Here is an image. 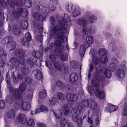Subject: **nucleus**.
Here are the masks:
<instances>
[{
	"label": "nucleus",
	"mask_w": 127,
	"mask_h": 127,
	"mask_svg": "<svg viewBox=\"0 0 127 127\" xmlns=\"http://www.w3.org/2000/svg\"><path fill=\"white\" fill-rule=\"evenodd\" d=\"M21 108L24 111H27L30 109V105L28 102H24L21 104Z\"/></svg>",
	"instance_id": "nucleus-21"
},
{
	"label": "nucleus",
	"mask_w": 127,
	"mask_h": 127,
	"mask_svg": "<svg viewBox=\"0 0 127 127\" xmlns=\"http://www.w3.org/2000/svg\"><path fill=\"white\" fill-rule=\"evenodd\" d=\"M36 8L39 12L41 13H46L49 11V9L48 8L41 4H39Z\"/></svg>",
	"instance_id": "nucleus-15"
},
{
	"label": "nucleus",
	"mask_w": 127,
	"mask_h": 127,
	"mask_svg": "<svg viewBox=\"0 0 127 127\" xmlns=\"http://www.w3.org/2000/svg\"><path fill=\"white\" fill-rule=\"evenodd\" d=\"M55 68L56 69L58 70L61 71L62 68L60 64L58 62L56 61L54 64Z\"/></svg>",
	"instance_id": "nucleus-41"
},
{
	"label": "nucleus",
	"mask_w": 127,
	"mask_h": 127,
	"mask_svg": "<svg viewBox=\"0 0 127 127\" xmlns=\"http://www.w3.org/2000/svg\"><path fill=\"white\" fill-rule=\"evenodd\" d=\"M79 106L82 108L88 107L93 110L94 112L96 114L98 113L99 107L97 103L92 100L85 99L82 100L79 103Z\"/></svg>",
	"instance_id": "nucleus-3"
},
{
	"label": "nucleus",
	"mask_w": 127,
	"mask_h": 127,
	"mask_svg": "<svg viewBox=\"0 0 127 127\" xmlns=\"http://www.w3.org/2000/svg\"><path fill=\"white\" fill-rule=\"evenodd\" d=\"M76 23L80 26L83 27V32L84 34H86L89 32L88 30H87V28L86 27L87 24L86 21L82 19H78L76 20Z\"/></svg>",
	"instance_id": "nucleus-11"
},
{
	"label": "nucleus",
	"mask_w": 127,
	"mask_h": 127,
	"mask_svg": "<svg viewBox=\"0 0 127 127\" xmlns=\"http://www.w3.org/2000/svg\"><path fill=\"white\" fill-rule=\"evenodd\" d=\"M109 67L113 72L115 71L117 69L116 65L113 62L111 63L110 64Z\"/></svg>",
	"instance_id": "nucleus-46"
},
{
	"label": "nucleus",
	"mask_w": 127,
	"mask_h": 127,
	"mask_svg": "<svg viewBox=\"0 0 127 127\" xmlns=\"http://www.w3.org/2000/svg\"><path fill=\"white\" fill-rule=\"evenodd\" d=\"M70 66L72 67L77 68L78 66V62L76 61H73L70 62Z\"/></svg>",
	"instance_id": "nucleus-44"
},
{
	"label": "nucleus",
	"mask_w": 127,
	"mask_h": 127,
	"mask_svg": "<svg viewBox=\"0 0 127 127\" xmlns=\"http://www.w3.org/2000/svg\"><path fill=\"white\" fill-rule=\"evenodd\" d=\"M74 113L77 115H79L81 112V110L77 107H75L73 109Z\"/></svg>",
	"instance_id": "nucleus-47"
},
{
	"label": "nucleus",
	"mask_w": 127,
	"mask_h": 127,
	"mask_svg": "<svg viewBox=\"0 0 127 127\" xmlns=\"http://www.w3.org/2000/svg\"><path fill=\"white\" fill-rule=\"evenodd\" d=\"M47 96V94L45 89L41 90L38 93V96L39 98L41 99L45 98Z\"/></svg>",
	"instance_id": "nucleus-26"
},
{
	"label": "nucleus",
	"mask_w": 127,
	"mask_h": 127,
	"mask_svg": "<svg viewBox=\"0 0 127 127\" xmlns=\"http://www.w3.org/2000/svg\"><path fill=\"white\" fill-rule=\"evenodd\" d=\"M20 41L22 45L26 46H29L30 42L24 37H23L21 38Z\"/></svg>",
	"instance_id": "nucleus-31"
},
{
	"label": "nucleus",
	"mask_w": 127,
	"mask_h": 127,
	"mask_svg": "<svg viewBox=\"0 0 127 127\" xmlns=\"http://www.w3.org/2000/svg\"><path fill=\"white\" fill-rule=\"evenodd\" d=\"M116 74L117 76L121 78H124L125 76V73L124 71L122 69H118L117 70Z\"/></svg>",
	"instance_id": "nucleus-32"
},
{
	"label": "nucleus",
	"mask_w": 127,
	"mask_h": 127,
	"mask_svg": "<svg viewBox=\"0 0 127 127\" xmlns=\"http://www.w3.org/2000/svg\"><path fill=\"white\" fill-rule=\"evenodd\" d=\"M78 76L77 74L75 73H72L68 76V80L73 84L76 85L77 84V80Z\"/></svg>",
	"instance_id": "nucleus-12"
},
{
	"label": "nucleus",
	"mask_w": 127,
	"mask_h": 127,
	"mask_svg": "<svg viewBox=\"0 0 127 127\" xmlns=\"http://www.w3.org/2000/svg\"><path fill=\"white\" fill-rule=\"evenodd\" d=\"M86 47L84 45H81L79 51V53L81 57H83L86 50Z\"/></svg>",
	"instance_id": "nucleus-29"
},
{
	"label": "nucleus",
	"mask_w": 127,
	"mask_h": 127,
	"mask_svg": "<svg viewBox=\"0 0 127 127\" xmlns=\"http://www.w3.org/2000/svg\"><path fill=\"white\" fill-rule=\"evenodd\" d=\"M50 23L52 25H54L55 22V20L54 17L53 16L50 17Z\"/></svg>",
	"instance_id": "nucleus-63"
},
{
	"label": "nucleus",
	"mask_w": 127,
	"mask_h": 127,
	"mask_svg": "<svg viewBox=\"0 0 127 127\" xmlns=\"http://www.w3.org/2000/svg\"><path fill=\"white\" fill-rule=\"evenodd\" d=\"M53 113L54 116L56 118L59 119L62 116V113L61 111H59V113H58L56 114L54 111H53Z\"/></svg>",
	"instance_id": "nucleus-50"
},
{
	"label": "nucleus",
	"mask_w": 127,
	"mask_h": 127,
	"mask_svg": "<svg viewBox=\"0 0 127 127\" xmlns=\"http://www.w3.org/2000/svg\"><path fill=\"white\" fill-rule=\"evenodd\" d=\"M68 123L67 120L64 118H62L61 121L60 126L61 127H65Z\"/></svg>",
	"instance_id": "nucleus-38"
},
{
	"label": "nucleus",
	"mask_w": 127,
	"mask_h": 127,
	"mask_svg": "<svg viewBox=\"0 0 127 127\" xmlns=\"http://www.w3.org/2000/svg\"><path fill=\"white\" fill-rule=\"evenodd\" d=\"M35 77L37 80H40L42 79L43 76L41 72L38 69L34 70L32 72Z\"/></svg>",
	"instance_id": "nucleus-16"
},
{
	"label": "nucleus",
	"mask_w": 127,
	"mask_h": 127,
	"mask_svg": "<svg viewBox=\"0 0 127 127\" xmlns=\"http://www.w3.org/2000/svg\"><path fill=\"white\" fill-rule=\"evenodd\" d=\"M117 109V107L115 105H109L107 108V111L109 112L114 111H116Z\"/></svg>",
	"instance_id": "nucleus-42"
},
{
	"label": "nucleus",
	"mask_w": 127,
	"mask_h": 127,
	"mask_svg": "<svg viewBox=\"0 0 127 127\" xmlns=\"http://www.w3.org/2000/svg\"><path fill=\"white\" fill-rule=\"evenodd\" d=\"M71 18L67 14H64L63 18L59 20V25L50 27V36L53 37L56 39H60L63 42L66 41L67 38L64 34L67 32V23L68 25H72L71 22Z\"/></svg>",
	"instance_id": "nucleus-1"
},
{
	"label": "nucleus",
	"mask_w": 127,
	"mask_h": 127,
	"mask_svg": "<svg viewBox=\"0 0 127 127\" xmlns=\"http://www.w3.org/2000/svg\"><path fill=\"white\" fill-rule=\"evenodd\" d=\"M63 50V48H59L55 51V54L58 57H61L63 61H66L67 60L68 56L66 53L62 54Z\"/></svg>",
	"instance_id": "nucleus-10"
},
{
	"label": "nucleus",
	"mask_w": 127,
	"mask_h": 127,
	"mask_svg": "<svg viewBox=\"0 0 127 127\" xmlns=\"http://www.w3.org/2000/svg\"><path fill=\"white\" fill-rule=\"evenodd\" d=\"M32 16L34 19L37 21H42L43 19L42 16L37 12L33 13Z\"/></svg>",
	"instance_id": "nucleus-20"
},
{
	"label": "nucleus",
	"mask_w": 127,
	"mask_h": 127,
	"mask_svg": "<svg viewBox=\"0 0 127 127\" xmlns=\"http://www.w3.org/2000/svg\"><path fill=\"white\" fill-rule=\"evenodd\" d=\"M0 3L1 6L5 8H7L8 5L6 2L3 0H0Z\"/></svg>",
	"instance_id": "nucleus-52"
},
{
	"label": "nucleus",
	"mask_w": 127,
	"mask_h": 127,
	"mask_svg": "<svg viewBox=\"0 0 127 127\" xmlns=\"http://www.w3.org/2000/svg\"><path fill=\"white\" fill-rule=\"evenodd\" d=\"M49 10L54 11L55 9L56 6L53 4H50L49 5Z\"/></svg>",
	"instance_id": "nucleus-62"
},
{
	"label": "nucleus",
	"mask_w": 127,
	"mask_h": 127,
	"mask_svg": "<svg viewBox=\"0 0 127 127\" xmlns=\"http://www.w3.org/2000/svg\"><path fill=\"white\" fill-rule=\"evenodd\" d=\"M49 59L52 62H54L56 60L55 56L52 54H51L49 55Z\"/></svg>",
	"instance_id": "nucleus-64"
},
{
	"label": "nucleus",
	"mask_w": 127,
	"mask_h": 127,
	"mask_svg": "<svg viewBox=\"0 0 127 127\" xmlns=\"http://www.w3.org/2000/svg\"><path fill=\"white\" fill-rule=\"evenodd\" d=\"M24 37L30 42L32 40L31 35L29 32L27 33L25 35V37Z\"/></svg>",
	"instance_id": "nucleus-51"
},
{
	"label": "nucleus",
	"mask_w": 127,
	"mask_h": 127,
	"mask_svg": "<svg viewBox=\"0 0 127 127\" xmlns=\"http://www.w3.org/2000/svg\"><path fill=\"white\" fill-rule=\"evenodd\" d=\"M42 36L41 35H37L36 37V40L38 42L40 43H42Z\"/></svg>",
	"instance_id": "nucleus-57"
},
{
	"label": "nucleus",
	"mask_w": 127,
	"mask_h": 127,
	"mask_svg": "<svg viewBox=\"0 0 127 127\" xmlns=\"http://www.w3.org/2000/svg\"><path fill=\"white\" fill-rule=\"evenodd\" d=\"M12 13L14 18L17 19H19L20 15L23 17H25L28 14L27 10L25 8H20L18 11L13 9L12 10Z\"/></svg>",
	"instance_id": "nucleus-6"
},
{
	"label": "nucleus",
	"mask_w": 127,
	"mask_h": 127,
	"mask_svg": "<svg viewBox=\"0 0 127 127\" xmlns=\"http://www.w3.org/2000/svg\"><path fill=\"white\" fill-rule=\"evenodd\" d=\"M62 110L63 111L65 115H67L69 112L70 110L67 105L64 104L63 105Z\"/></svg>",
	"instance_id": "nucleus-27"
},
{
	"label": "nucleus",
	"mask_w": 127,
	"mask_h": 127,
	"mask_svg": "<svg viewBox=\"0 0 127 127\" xmlns=\"http://www.w3.org/2000/svg\"><path fill=\"white\" fill-rule=\"evenodd\" d=\"M94 41L93 37L91 36H88L86 38V42H85L84 45L87 48L90 46V45L92 44Z\"/></svg>",
	"instance_id": "nucleus-18"
},
{
	"label": "nucleus",
	"mask_w": 127,
	"mask_h": 127,
	"mask_svg": "<svg viewBox=\"0 0 127 127\" xmlns=\"http://www.w3.org/2000/svg\"><path fill=\"white\" fill-rule=\"evenodd\" d=\"M7 56L5 50L3 48H0V57L4 59Z\"/></svg>",
	"instance_id": "nucleus-37"
},
{
	"label": "nucleus",
	"mask_w": 127,
	"mask_h": 127,
	"mask_svg": "<svg viewBox=\"0 0 127 127\" xmlns=\"http://www.w3.org/2000/svg\"><path fill=\"white\" fill-rule=\"evenodd\" d=\"M16 46L15 43L13 41L10 44L7 45L6 47L10 51H12L14 49Z\"/></svg>",
	"instance_id": "nucleus-34"
},
{
	"label": "nucleus",
	"mask_w": 127,
	"mask_h": 127,
	"mask_svg": "<svg viewBox=\"0 0 127 127\" xmlns=\"http://www.w3.org/2000/svg\"><path fill=\"white\" fill-rule=\"evenodd\" d=\"M9 6L11 8H14L15 4L17 6L22 7L24 3L22 0H6Z\"/></svg>",
	"instance_id": "nucleus-9"
},
{
	"label": "nucleus",
	"mask_w": 127,
	"mask_h": 127,
	"mask_svg": "<svg viewBox=\"0 0 127 127\" xmlns=\"http://www.w3.org/2000/svg\"><path fill=\"white\" fill-rule=\"evenodd\" d=\"M107 50L103 48L100 49L98 51V54L102 56H105V55L107 54Z\"/></svg>",
	"instance_id": "nucleus-39"
},
{
	"label": "nucleus",
	"mask_w": 127,
	"mask_h": 127,
	"mask_svg": "<svg viewBox=\"0 0 127 127\" xmlns=\"http://www.w3.org/2000/svg\"><path fill=\"white\" fill-rule=\"evenodd\" d=\"M21 71L22 74L24 76L27 75L29 72V70L25 66H24L21 68Z\"/></svg>",
	"instance_id": "nucleus-40"
},
{
	"label": "nucleus",
	"mask_w": 127,
	"mask_h": 127,
	"mask_svg": "<svg viewBox=\"0 0 127 127\" xmlns=\"http://www.w3.org/2000/svg\"><path fill=\"white\" fill-rule=\"evenodd\" d=\"M87 90L90 94H92L94 91L91 85L88 86L87 87Z\"/></svg>",
	"instance_id": "nucleus-58"
},
{
	"label": "nucleus",
	"mask_w": 127,
	"mask_h": 127,
	"mask_svg": "<svg viewBox=\"0 0 127 127\" xmlns=\"http://www.w3.org/2000/svg\"><path fill=\"white\" fill-rule=\"evenodd\" d=\"M106 77L108 78H111L112 75L111 71L108 68L106 69L104 72Z\"/></svg>",
	"instance_id": "nucleus-43"
},
{
	"label": "nucleus",
	"mask_w": 127,
	"mask_h": 127,
	"mask_svg": "<svg viewBox=\"0 0 127 127\" xmlns=\"http://www.w3.org/2000/svg\"><path fill=\"white\" fill-rule=\"evenodd\" d=\"M96 73L98 74L92 80V84L94 87L98 88L99 86V82H103L104 80V78L103 76L100 75L101 73L98 74L96 72Z\"/></svg>",
	"instance_id": "nucleus-7"
},
{
	"label": "nucleus",
	"mask_w": 127,
	"mask_h": 127,
	"mask_svg": "<svg viewBox=\"0 0 127 127\" xmlns=\"http://www.w3.org/2000/svg\"><path fill=\"white\" fill-rule=\"evenodd\" d=\"M42 111V110L41 108V106L39 107V108H37L36 109L34 113H32L33 111H32L31 113V115H32L35 114H36L37 113L40 112Z\"/></svg>",
	"instance_id": "nucleus-56"
},
{
	"label": "nucleus",
	"mask_w": 127,
	"mask_h": 127,
	"mask_svg": "<svg viewBox=\"0 0 127 127\" xmlns=\"http://www.w3.org/2000/svg\"><path fill=\"white\" fill-rule=\"evenodd\" d=\"M96 17L94 16H92L90 17L89 21L92 23L95 22L96 21Z\"/></svg>",
	"instance_id": "nucleus-55"
},
{
	"label": "nucleus",
	"mask_w": 127,
	"mask_h": 127,
	"mask_svg": "<svg viewBox=\"0 0 127 127\" xmlns=\"http://www.w3.org/2000/svg\"><path fill=\"white\" fill-rule=\"evenodd\" d=\"M13 34L15 36H18L20 35L21 30L20 27L17 25H14L12 29Z\"/></svg>",
	"instance_id": "nucleus-17"
},
{
	"label": "nucleus",
	"mask_w": 127,
	"mask_h": 127,
	"mask_svg": "<svg viewBox=\"0 0 127 127\" xmlns=\"http://www.w3.org/2000/svg\"><path fill=\"white\" fill-rule=\"evenodd\" d=\"M5 99L7 102L9 103H11L13 100L12 95H9L6 97Z\"/></svg>",
	"instance_id": "nucleus-45"
},
{
	"label": "nucleus",
	"mask_w": 127,
	"mask_h": 127,
	"mask_svg": "<svg viewBox=\"0 0 127 127\" xmlns=\"http://www.w3.org/2000/svg\"><path fill=\"white\" fill-rule=\"evenodd\" d=\"M57 86L61 90H64L65 89V86L64 84L61 81L58 80L56 82Z\"/></svg>",
	"instance_id": "nucleus-28"
},
{
	"label": "nucleus",
	"mask_w": 127,
	"mask_h": 127,
	"mask_svg": "<svg viewBox=\"0 0 127 127\" xmlns=\"http://www.w3.org/2000/svg\"><path fill=\"white\" fill-rule=\"evenodd\" d=\"M27 125L31 127H33L34 126V122L33 120L32 119L29 120L27 122Z\"/></svg>",
	"instance_id": "nucleus-48"
},
{
	"label": "nucleus",
	"mask_w": 127,
	"mask_h": 127,
	"mask_svg": "<svg viewBox=\"0 0 127 127\" xmlns=\"http://www.w3.org/2000/svg\"><path fill=\"white\" fill-rule=\"evenodd\" d=\"M19 122L22 124H25L27 122V118L25 115L23 114H20L18 117Z\"/></svg>",
	"instance_id": "nucleus-23"
},
{
	"label": "nucleus",
	"mask_w": 127,
	"mask_h": 127,
	"mask_svg": "<svg viewBox=\"0 0 127 127\" xmlns=\"http://www.w3.org/2000/svg\"><path fill=\"white\" fill-rule=\"evenodd\" d=\"M10 76L9 74L8 73H7L6 75L5 80L7 83V87L9 89V91H11L12 88L13 87L10 84Z\"/></svg>",
	"instance_id": "nucleus-25"
},
{
	"label": "nucleus",
	"mask_w": 127,
	"mask_h": 127,
	"mask_svg": "<svg viewBox=\"0 0 127 127\" xmlns=\"http://www.w3.org/2000/svg\"><path fill=\"white\" fill-rule=\"evenodd\" d=\"M53 46L52 44L50 45L48 47H46L43 49V50L45 52H47L50 51L53 48Z\"/></svg>",
	"instance_id": "nucleus-54"
},
{
	"label": "nucleus",
	"mask_w": 127,
	"mask_h": 127,
	"mask_svg": "<svg viewBox=\"0 0 127 127\" xmlns=\"http://www.w3.org/2000/svg\"><path fill=\"white\" fill-rule=\"evenodd\" d=\"M15 112L14 110L11 109L9 110L8 112L7 115L10 119L13 118L15 116Z\"/></svg>",
	"instance_id": "nucleus-30"
},
{
	"label": "nucleus",
	"mask_w": 127,
	"mask_h": 127,
	"mask_svg": "<svg viewBox=\"0 0 127 127\" xmlns=\"http://www.w3.org/2000/svg\"><path fill=\"white\" fill-rule=\"evenodd\" d=\"M50 103L52 105H57L58 103V99L56 97H53L49 99Z\"/></svg>",
	"instance_id": "nucleus-35"
},
{
	"label": "nucleus",
	"mask_w": 127,
	"mask_h": 127,
	"mask_svg": "<svg viewBox=\"0 0 127 127\" xmlns=\"http://www.w3.org/2000/svg\"><path fill=\"white\" fill-rule=\"evenodd\" d=\"M26 87V84L24 83H22L20 85L19 89L14 88L12 87L11 91H9L11 93H12L14 97L16 100L14 105L15 108L17 109L19 108L20 102L21 103L23 101L22 93L25 91Z\"/></svg>",
	"instance_id": "nucleus-2"
},
{
	"label": "nucleus",
	"mask_w": 127,
	"mask_h": 127,
	"mask_svg": "<svg viewBox=\"0 0 127 127\" xmlns=\"http://www.w3.org/2000/svg\"><path fill=\"white\" fill-rule=\"evenodd\" d=\"M26 63L28 66L31 67H33L34 64L33 59L31 58L27 59Z\"/></svg>",
	"instance_id": "nucleus-36"
},
{
	"label": "nucleus",
	"mask_w": 127,
	"mask_h": 127,
	"mask_svg": "<svg viewBox=\"0 0 127 127\" xmlns=\"http://www.w3.org/2000/svg\"><path fill=\"white\" fill-rule=\"evenodd\" d=\"M100 61L104 63H106L108 61V59L106 56H102L100 60L97 57H93L92 58V61L95 65V67L96 72L98 74L101 73L102 72V67L100 66Z\"/></svg>",
	"instance_id": "nucleus-4"
},
{
	"label": "nucleus",
	"mask_w": 127,
	"mask_h": 127,
	"mask_svg": "<svg viewBox=\"0 0 127 127\" xmlns=\"http://www.w3.org/2000/svg\"><path fill=\"white\" fill-rule=\"evenodd\" d=\"M21 26L22 28L24 30H26L28 27L27 22L25 20H22L21 22Z\"/></svg>",
	"instance_id": "nucleus-33"
},
{
	"label": "nucleus",
	"mask_w": 127,
	"mask_h": 127,
	"mask_svg": "<svg viewBox=\"0 0 127 127\" xmlns=\"http://www.w3.org/2000/svg\"><path fill=\"white\" fill-rule=\"evenodd\" d=\"M5 105V102L4 101L0 100V109L3 108Z\"/></svg>",
	"instance_id": "nucleus-61"
},
{
	"label": "nucleus",
	"mask_w": 127,
	"mask_h": 127,
	"mask_svg": "<svg viewBox=\"0 0 127 127\" xmlns=\"http://www.w3.org/2000/svg\"><path fill=\"white\" fill-rule=\"evenodd\" d=\"M24 4L26 6L30 7L32 6V2L30 0H24Z\"/></svg>",
	"instance_id": "nucleus-49"
},
{
	"label": "nucleus",
	"mask_w": 127,
	"mask_h": 127,
	"mask_svg": "<svg viewBox=\"0 0 127 127\" xmlns=\"http://www.w3.org/2000/svg\"><path fill=\"white\" fill-rule=\"evenodd\" d=\"M57 95L58 98L61 100H62L64 98V95L63 94L61 93H58Z\"/></svg>",
	"instance_id": "nucleus-53"
},
{
	"label": "nucleus",
	"mask_w": 127,
	"mask_h": 127,
	"mask_svg": "<svg viewBox=\"0 0 127 127\" xmlns=\"http://www.w3.org/2000/svg\"><path fill=\"white\" fill-rule=\"evenodd\" d=\"M41 108L42 110V111L45 113L47 112L48 110V108L46 106L42 105L41 106Z\"/></svg>",
	"instance_id": "nucleus-59"
},
{
	"label": "nucleus",
	"mask_w": 127,
	"mask_h": 127,
	"mask_svg": "<svg viewBox=\"0 0 127 127\" xmlns=\"http://www.w3.org/2000/svg\"><path fill=\"white\" fill-rule=\"evenodd\" d=\"M27 51L25 50L19 48L16 49L15 52V54L17 56L19 57H24L26 56V53Z\"/></svg>",
	"instance_id": "nucleus-14"
},
{
	"label": "nucleus",
	"mask_w": 127,
	"mask_h": 127,
	"mask_svg": "<svg viewBox=\"0 0 127 127\" xmlns=\"http://www.w3.org/2000/svg\"><path fill=\"white\" fill-rule=\"evenodd\" d=\"M66 98L68 101L72 102L77 101L78 98L77 95L70 93H68L67 94Z\"/></svg>",
	"instance_id": "nucleus-13"
},
{
	"label": "nucleus",
	"mask_w": 127,
	"mask_h": 127,
	"mask_svg": "<svg viewBox=\"0 0 127 127\" xmlns=\"http://www.w3.org/2000/svg\"><path fill=\"white\" fill-rule=\"evenodd\" d=\"M13 41V39L12 37L7 36L2 39V42L3 44H6L7 45Z\"/></svg>",
	"instance_id": "nucleus-24"
},
{
	"label": "nucleus",
	"mask_w": 127,
	"mask_h": 127,
	"mask_svg": "<svg viewBox=\"0 0 127 127\" xmlns=\"http://www.w3.org/2000/svg\"><path fill=\"white\" fill-rule=\"evenodd\" d=\"M71 118L73 121L75 122L77 121V119L78 118L77 115L75 114V113H73L71 116Z\"/></svg>",
	"instance_id": "nucleus-60"
},
{
	"label": "nucleus",
	"mask_w": 127,
	"mask_h": 127,
	"mask_svg": "<svg viewBox=\"0 0 127 127\" xmlns=\"http://www.w3.org/2000/svg\"><path fill=\"white\" fill-rule=\"evenodd\" d=\"M32 57L36 59L41 58L43 56L42 53L39 51H34L31 52Z\"/></svg>",
	"instance_id": "nucleus-22"
},
{
	"label": "nucleus",
	"mask_w": 127,
	"mask_h": 127,
	"mask_svg": "<svg viewBox=\"0 0 127 127\" xmlns=\"http://www.w3.org/2000/svg\"><path fill=\"white\" fill-rule=\"evenodd\" d=\"M65 9L68 12L72 13H74L73 15V16L76 17L80 14L79 11L77 10L76 11L75 7L74 5L66 4V5Z\"/></svg>",
	"instance_id": "nucleus-8"
},
{
	"label": "nucleus",
	"mask_w": 127,
	"mask_h": 127,
	"mask_svg": "<svg viewBox=\"0 0 127 127\" xmlns=\"http://www.w3.org/2000/svg\"><path fill=\"white\" fill-rule=\"evenodd\" d=\"M25 59L23 57H19L17 59L15 57H12L10 59L8 64L9 65L11 69L18 67L19 64H24Z\"/></svg>",
	"instance_id": "nucleus-5"
},
{
	"label": "nucleus",
	"mask_w": 127,
	"mask_h": 127,
	"mask_svg": "<svg viewBox=\"0 0 127 127\" xmlns=\"http://www.w3.org/2000/svg\"><path fill=\"white\" fill-rule=\"evenodd\" d=\"M96 96H98L100 99H103L105 96V94L103 91H100L99 89L97 88L95 92Z\"/></svg>",
	"instance_id": "nucleus-19"
}]
</instances>
